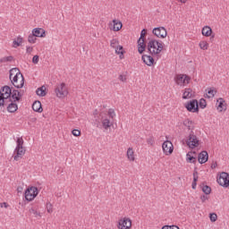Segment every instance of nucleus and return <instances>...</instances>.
Listing matches in <instances>:
<instances>
[{
	"label": "nucleus",
	"instance_id": "obj_1",
	"mask_svg": "<svg viewBox=\"0 0 229 229\" xmlns=\"http://www.w3.org/2000/svg\"><path fill=\"white\" fill-rule=\"evenodd\" d=\"M147 49L148 53L152 55V56L160 55V53H162V51L164 50V43L159 42L156 39H151L147 45Z\"/></svg>",
	"mask_w": 229,
	"mask_h": 229
},
{
	"label": "nucleus",
	"instance_id": "obj_2",
	"mask_svg": "<svg viewBox=\"0 0 229 229\" xmlns=\"http://www.w3.org/2000/svg\"><path fill=\"white\" fill-rule=\"evenodd\" d=\"M17 146L14 149V160L18 162L19 158H22L26 155V148H24V140L22 137L17 138L16 140Z\"/></svg>",
	"mask_w": 229,
	"mask_h": 229
},
{
	"label": "nucleus",
	"instance_id": "obj_3",
	"mask_svg": "<svg viewBox=\"0 0 229 229\" xmlns=\"http://www.w3.org/2000/svg\"><path fill=\"white\" fill-rule=\"evenodd\" d=\"M12 97V88L10 86H4L0 89V106L4 105Z\"/></svg>",
	"mask_w": 229,
	"mask_h": 229
},
{
	"label": "nucleus",
	"instance_id": "obj_4",
	"mask_svg": "<svg viewBox=\"0 0 229 229\" xmlns=\"http://www.w3.org/2000/svg\"><path fill=\"white\" fill-rule=\"evenodd\" d=\"M56 98L60 99H64V98H67L69 94V90L67 89V86L64 82L57 84L55 89Z\"/></svg>",
	"mask_w": 229,
	"mask_h": 229
},
{
	"label": "nucleus",
	"instance_id": "obj_5",
	"mask_svg": "<svg viewBox=\"0 0 229 229\" xmlns=\"http://www.w3.org/2000/svg\"><path fill=\"white\" fill-rule=\"evenodd\" d=\"M186 144L191 149H194V148H198V146H199V140H198V136L194 134V131H191L188 139L186 140Z\"/></svg>",
	"mask_w": 229,
	"mask_h": 229
},
{
	"label": "nucleus",
	"instance_id": "obj_6",
	"mask_svg": "<svg viewBox=\"0 0 229 229\" xmlns=\"http://www.w3.org/2000/svg\"><path fill=\"white\" fill-rule=\"evenodd\" d=\"M36 196H38V188L31 186L25 191V199L27 201H33Z\"/></svg>",
	"mask_w": 229,
	"mask_h": 229
},
{
	"label": "nucleus",
	"instance_id": "obj_7",
	"mask_svg": "<svg viewBox=\"0 0 229 229\" xmlns=\"http://www.w3.org/2000/svg\"><path fill=\"white\" fill-rule=\"evenodd\" d=\"M1 106H6L7 112L10 114H15L19 110V106H17V101L9 99L4 102Z\"/></svg>",
	"mask_w": 229,
	"mask_h": 229
},
{
	"label": "nucleus",
	"instance_id": "obj_8",
	"mask_svg": "<svg viewBox=\"0 0 229 229\" xmlns=\"http://www.w3.org/2000/svg\"><path fill=\"white\" fill-rule=\"evenodd\" d=\"M217 183L224 187L225 189H228L229 187V174L226 172H222L219 175V178L216 180Z\"/></svg>",
	"mask_w": 229,
	"mask_h": 229
},
{
	"label": "nucleus",
	"instance_id": "obj_9",
	"mask_svg": "<svg viewBox=\"0 0 229 229\" xmlns=\"http://www.w3.org/2000/svg\"><path fill=\"white\" fill-rule=\"evenodd\" d=\"M175 82L181 87H185L191 82V78L187 74H177L174 78Z\"/></svg>",
	"mask_w": 229,
	"mask_h": 229
},
{
	"label": "nucleus",
	"instance_id": "obj_10",
	"mask_svg": "<svg viewBox=\"0 0 229 229\" xmlns=\"http://www.w3.org/2000/svg\"><path fill=\"white\" fill-rule=\"evenodd\" d=\"M11 81L16 89H22L24 87V75L13 76Z\"/></svg>",
	"mask_w": 229,
	"mask_h": 229
},
{
	"label": "nucleus",
	"instance_id": "obj_11",
	"mask_svg": "<svg viewBox=\"0 0 229 229\" xmlns=\"http://www.w3.org/2000/svg\"><path fill=\"white\" fill-rule=\"evenodd\" d=\"M152 33L157 37V38H165V37H167V30L164 27L154 28Z\"/></svg>",
	"mask_w": 229,
	"mask_h": 229
},
{
	"label": "nucleus",
	"instance_id": "obj_12",
	"mask_svg": "<svg viewBox=\"0 0 229 229\" xmlns=\"http://www.w3.org/2000/svg\"><path fill=\"white\" fill-rule=\"evenodd\" d=\"M188 112H192L193 114L196 112H199V105L198 104V100L193 99L190 101L186 106Z\"/></svg>",
	"mask_w": 229,
	"mask_h": 229
},
{
	"label": "nucleus",
	"instance_id": "obj_13",
	"mask_svg": "<svg viewBox=\"0 0 229 229\" xmlns=\"http://www.w3.org/2000/svg\"><path fill=\"white\" fill-rule=\"evenodd\" d=\"M162 148L165 155H172L173 151L174 150V147H173V142H171L170 140L164 141Z\"/></svg>",
	"mask_w": 229,
	"mask_h": 229
},
{
	"label": "nucleus",
	"instance_id": "obj_14",
	"mask_svg": "<svg viewBox=\"0 0 229 229\" xmlns=\"http://www.w3.org/2000/svg\"><path fill=\"white\" fill-rule=\"evenodd\" d=\"M119 229H131V220L130 218L120 219L118 222Z\"/></svg>",
	"mask_w": 229,
	"mask_h": 229
},
{
	"label": "nucleus",
	"instance_id": "obj_15",
	"mask_svg": "<svg viewBox=\"0 0 229 229\" xmlns=\"http://www.w3.org/2000/svg\"><path fill=\"white\" fill-rule=\"evenodd\" d=\"M199 164H206L208 162V152L207 150L201 151L198 156Z\"/></svg>",
	"mask_w": 229,
	"mask_h": 229
},
{
	"label": "nucleus",
	"instance_id": "obj_16",
	"mask_svg": "<svg viewBox=\"0 0 229 229\" xmlns=\"http://www.w3.org/2000/svg\"><path fill=\"white\" fill-rule=\"evenodd\" d=\"M32 34L34 37L44 38L46 37V30L42 28H36L32 30Z\"/></svg>",
	"mask_w": 229,
	"mask_h": 229
},
{
	"label": "nucleus",
	"instance_id": "obj_17",
	"mask_svg": "<svg viewBox=\"0 0 229 229\" xmlns=\"http://www.w3.org/2000/svg\"><path fill=\"white\" fill-rule=\"evenodd\" d=\"M141 60L142 62H144V64L146 65H148V67H151V65H153V64H155V59L153 58V56L151 55H143L141 56Z\"/></svg>",
	"mask_w": 229,
	"mask_h": 229
},
{
	"label": "nucleus",
	"instance_id": "obj_18",
	"mask_svg": "<svg viewBox=\"0 0 229 229\" xmlns=\"http://www.w3.org/2000/svg\"><path fill=\"white\" fill-rule=\"evenodd\" d=\"M15 58L13 55L9 56H4L0 58V65H8V64H12V62H14Z\"/></svg>",
	"mask_w": 229,
	"mask_h": 229
},
{
	"label": "nucleus",
	"instance_id": "obj_19",
	"mask_svg": "<svg viewBox=\"0 0 229 229\" xmlns=\"http://www.w3.org/2000/svg\"><path fill=\"white\" fill-rule=\"evenodd\" d=\"M21 98H22V95L21 92L17 89L11 90V97L10 99L13 101H21Z\"/></svg>",
	"mask_w": 229,
	"mask_h": 229
},
{
	"label": "nucleus",
	"instance_id": "obj_20",
	"mask_svg": "<svg viewBox=\"0 0 229 229\" xmlns=\"http://www.w3.org/2000/svg\"><path fill=\"white\" fill-rule=\"evenodd\" d=\"M195 92L192 91V89L186 88L182 94V99H191V98H194Z\"/></svg>",
	"mask_w": 229,
	"mask_h": 229
},
{
	"label": "nucleus",
	"instance_id": "obj_21",
	"mask_svg": "<svg viewBox=\"0 0 229 229\" xmlns=\"http://www.w3.org/2000/svg\"><path fill=\"white\" fill-rule=\"evenodd\" d=\"M123 28V22L117 20H113V25L111 24L110 30L113 31H119Z\"/></svg>",
	"mask_w": 229,
	"mask_h": 229
},
{
	"label": "nucleus",
	"instance_id": "obj_22",
	"mask_svg": "<svg viewBox=\"0 0 229 229\" xmlns=\"http://www.w3.org/2000/svg\"><path fill=\"white\" fill-rule=\"evenodd\" d=\"M32 110H34V112H38V114H42L43 112V108H42V103H40V101L36 100L33 104H32Z\"/></svg>",
	"mask_w": 229,
	"mask_h": 229
},
{
	"label": "nucleus",
	"instance_id": "obj_23",
	"mask_svg": "<svg viewBox=\"0 0 229 229\" xmlns=\"http://www.w3.org/2000/svg\"><path fill=\"white\" fill-rule=\"evenodd\" d=\"M9 79L12 80L13 76H21L22 73L21 72V70L19 68H13L9 71Z\"/></svg>",
	"mask_w": 229,
	"mask_h": 229
},
{
	"label": "nucleus",
	"instance_id": "obj_24",
	"mask_svg": "<svg viewBox=\"0 0 229 229\" xmlns=\"http://www.w3.org/2000/svg\"><path fill=\"white\" fill-rule=\"evenodd\" d=\"M46 90H47L46 86H41L36 90V94L37 96H39V98H44L47 96V92Z\"/></svg>",
	"mask_w": 229,
	"mask_h": 229
},
{
	"label": "nucleus",
	"instance_id": "obj_25",
	"mask_svg": "<svg viewBox=\"0 0 229 229\" xmlns=\"http://www.w3.org/2000/svg\"><path fill=\"white\" fill-rule=\"evenodd\" d=\"M217 110L218 112H223V110H226V104L225 103V99L220 98L217 99Z\"/></svg>",
	"mask_w": 229,
	"mask_h": 229
},
{
	"label": "nucleus",
	"instance_id": "obj_26",
	"mask_svg": "<svg viewBox=\"0 0 229 229\" xmlns=\"http://www.w3.org/2000/svg\"><path fill=\"white\" fill-rule=\"evenodd\" d=\"M206 98H208V99H212V98H214V96H216V94H217V91L215 90L213 88H208L206 89Z\"/></svg>",
	"mask_w": 229,
	"mask_h": 229
},
{
	"label": "nucleus",
	"instance_id": "obj_27",
	"mask_svg": "<svg viewBox=\"0 0 229 229\" xmlns=\"http://www.w3.org/2000/svg\"><path fill=\"white\" fill-rule=\"evenodd\" d=\"M127 157L130 162L135 161V152H133V148H129L127 149Z\"/></svg>",
	"mask_w": 229,
	"mask_h": 229
},
{
	"label": "nucleus",
	"instance_id": "obj_28",
	"mask_svg": "<svg viewBox=\"0 0 229 229\" xmlns=\"http://www.w3.org/2000/svg\"><path fill=\"white\" fill-rule=\"evenodd\" d=\"M102 125L104 130H108V128H111L112 126H114V123L110 122L108 118H106L102 120Z\"/></svg>",
	"mask_w": 229,
	"mask_h": 229
},
{
	"label": "nucleus",
	"instance_id": "obj_29",
	"mask_svg": "<svg viewBox=\"0 0 229 229\" xmlns=\"http://www.w3.org/2000/svg\"><path fill=\"white\" fill-rule=\"evenodd\" d=\"M202 35L204 37H210V35H212V28L208 27V26H205L202 29Z\"/></svg>",
	"mask_w": 229,
	"mask_h": 229
},
{
	"label": "nucleus",
	"instance_id": "obj_30",
	"mask_svg": "<svg viewBox=\"0 0 229 229\" xmlns=\"http://www.w3.org/2000/svg\"><path fill=\"white\" fill-rule=\"evenodd\" d=\"M183 125L188 128V130H191L192 131V130H194V123L189 119L185 120L183 122Z\"/></svg>",
	"mask_w": 229,
	"mask_h": 229
},
{
	"label": "nucleus",
	"instance_id": "obj_31",
	"mask_svg": "<svg viewBox=\"0 0 229 229\" xmlns=\"http://www.w3.org/2000/svg\"><path fill=\"white\" fill-rule=\"evenodd\" d=\"M198 171H194L193 172V182H192V184H191V187L193 190H196V185H198Z\"/></svg>",
	"mask_w": 229,
	"mask_h": 229
},
{
	"label": "nucleus",
	"instance_id": "obj_32",
	"mask_svg": "<svg viewBox=\"0 0 229 229\" xmlns=\"http://www.w3.org/2000/svg\"><path fill=\"white\" fill-rule=\"evenodd\" d=\"M110 46L113 49L116 51L117 47H119V40L116 38H114L110 41Z\"/></svg>",
	"mask_w": 229,
	"mask_h": 229
},
{
	"label": "nucleus",
	"instance_id": "obj_33",
	"mask_svg": "<svg viewBox=\"0 0 229 229\" xmlns=\"http://www.w3.org/2000/svg\"><path fill=\"white\" fill-rule=\"evenodd\" d=\"M186 157H187L186 160L189 164H196V157H194L193 156H191L190 153H188Z\"/></svg>",
	"mask_w": 229,
	"mask_h": 229
},
{
	"label": "nucleus",
	"instance_id": "obj_34",
	"mask_svg": "<svg viewBox=\"0 0 229 229\" xmlns=\"http://www.w3.org/2000/svg\"><path fill=\"white\" fill-rule=\"evenodd\" d=\"M202 192H204L206 195H208L212 192V188H210L208 185H204L202 186Z\"/></svg>",
	"mask_w": 229,
	"mask_h": 229
},
{
	"label": "nucleus",
	"instance_id": "obj_35",
	"mask_svg": "<svg viewBox=\"0 0 229 229\" xmlns=\"http://www.w3.org/2000/svg\"><path fill=\"white\" fill-rule=\"evenodd\" d=\"M199 46L200 49H203V51H207V49H208V43L207 41H200Z\"/></svg>",
	"mask_w": 229,
	"mask_h": 229
},
{
	"label": "nucleus",
	"instance_id": "obj_36",
	"mask_svg": "<svg viewBox=\"0 0 229 229\" xmlns=\"http://www.w3.org/2000/svg\"><path fill=\"white\" fill-rule=\"evenodd\" d=\"M28 42H30V44H35V42H37V36H34V34H30L28 37Z\"/></svg>",
	"mask_w": 229,
	"mask_h": 229
},
{
	"label": "nucleus",
	"instance_id": "obj_37",
	"mask_svg": "<svg viewBox=\"0 0 229 229\" xmlns=\"http://www.w3.org/2000/svg\"><path fill=\"white\" fill-rule=\"evenodd\" d=\"M29 212H30V214H33L35 216V217H38V216L39 217H42V216H40V213H38L34 208H30L29 209Z\"/></svg>",
	"mask_w": 229,
	"mask_h": 229
},
{
	"label": "nucleus",
	"instance_id": "obj_38",
	"mask_svg": "<svg viewBox=\"0 0 229 229\" xmlns=\"http://www.w3.org/2000/svg\"><path fill=\"white\" fill-rule=\"evenodd\" d=\"M209 219H210L211 223H216L217 221V214L210 213Z\"/></svg>",
	"mask_w": 229,
	"mask_h": 229
},
{
	"label": "nucleus",
	"instance_id": "obj_39",
	"mask_svg": "<svg viewBox=\"0 0 229 229\" xmlns=\"http://www.w3.org/2000/svg\"><path fill=\"white\" fill-rule=\"evenodd\" d=\"M47 212L53 214V204L51 202H47Z\"/></svg>",
	"mask_w": 229,
	"mask_h": 229
},
{
	"label": "nucleus",
	"instance_id": "obj_40",
	"mask_svg": "<svg viewBox=\"0 0 229 229\" xmlns=\"http://www.w3.org/2000/svg\"><path fill=\"white\" fill-rule=\"evenodd\" d=\"M199 107L200 108H207V100H205V98H201L199 100Z\"/></svg>",
	"mask_w": 229,
	"mask_h": 229
},
{
	"label": "nucleus",
	"instance_id": "obj_41",
	"mask_svg": "<svg viewBox=\"0 0 229 229\" xmlns=\"http://www.w3.org/2000/svg\"><path fill=\"white\" fill-rule=\"evenodd\" d=\"M72 133L74 137H80L81 135V131L78 129L72 130Z\"/></svg>",
	"mask_w": 229,
	"mask_h": 229
},
{
	"label": "nucleus",
	"instance_id": "obj_42",
	"mask_svg": "<svg viewBox=\"0 0 229 229\" xmlns=\"http://www.w3.org/2000/svg\"><path fill=\"white\" fill-rule=\"evenodd\" d=\"M124 53H125L124 51H118L117 49L115 50V54L119 55L120 60L124 59Z\"/></svg>",
	"mask_w": 229,
	"mask_h": 229
},
{
	"label": "nucleus",
	"instance_id": "obj_43",
	"mask_svg": "<svg viewBox=\"0 0 229 229\" xmlns=\"http://www.w3.org/2000/svg\"><path fill=\"white\" fill-rule=\"evenodd\" d=\"M148 33V30L146 29H143L140 32V39H142L144 40V38L146 37V34Z\"/></svg>",
	"mask_w": 229,
	"mask_h": 229
},
{
	"label": "nucleus",
	"instance_id": "obj_44",
	"mask_svg": "<svg viewBox=\"0 0 229 229\" xmlns=\"http://www.w3.org/2000/svg\"><path fill=\"white\" fill-rule=\"evenodd\" d=\"M108 115L111 117V119H114V117H115V111L114 109H109Z\"/></svg>",
	"mask_w": 229,
	"mask_h": 229
},
{
	"label": "nucleus",
	"instance_id": "obj_45",
	"mask_svg": "<svg viewBox=\"0 0 229 229\" xmlns=\"http://www.w3.org/2000/svg\"><path fill=\"white\" fill-rule=\"evenodd\" d=\"M162 229H180L177 225H164Z\"/></svg>",
	"mask_w": 229,
	"mask_h": 229
},
{
	"label": "nucleus",
	"instance_id": "obj_46",
	"mask_svg": "<svg viewBox=\"0 0 229 229\" xmlns=\"http://www.w3.org/2000/svg\"><path fill=\"white\" fill-rule=\"evenodd\" d=\"M146 47V45L144 44V39H138V47Z\"/></svg>",
	"mask_w": 229,
	"mask_h": 229
},
{
	"label": "nucleus",
	"instance_id": "obj_47",
	"mask_svg": "<svg viewBox=\"0 0 229 229\" xmlns=\"http://www.w3.org/2000/svg\"><path fill=\"white\" fill-rule=\"evenodd\" d=\"M146 51V47H138V53L142 55Z\"/></svg>",
	"mask_w": 229,
	"mask_h": 229
},
{
	"label": "nucleus",
	"instance_id": "obj_48",
	"mask_svg": "<svg viewBox=\"0 0 229 229\" xmlns=\"http://www.w3.org/2000/svg\"><path fill=\"white\" fill-rule=\"evenodd\" d=\"M147 143L149 144L150 146H153V144H155V140L153 139V137H150L147 140Z\"/></svg>",
	"mask_w": 229,
	"mask_h": 229
},
{
	"label": "nucleus",
	"instance_id": "obj_49",
	"mask_svg": "<svg viewBox=\"0 0 229 229\" xmlns=\"http://www.w3.org/2000/svg\"><path fill=\"white\" fill-rule=\"evenodd\" d=\"M38 58H39L38 55H34L32 58V64H38Z\"/></svg>",
	"mask_w": 229,
	"mask_h": 229
},
{
	"label": "nucleus",
	"instance_id": "obj_50",
	"mask_svg": "<svg viewBox=\"0 0 229 229\" xmlns=\"http://www.w3.org/2000/svg\"><path fill=\"white\" fill-rule=\"evenodd\" d=\"M118 80H120V81H123V83L126 81V75H119Z\"/></svg>",
	"mask_w": 229,
	"mask_h": 229
},
{
	"label": "nucleus",
	"instance_id": "obj_51",
	"mask_svg": "<svg viewBox=\"0 0 229 229\" xmlns=\"http://www.w3.org/2000/svg\"><path fill=\"white\" fill-rule=\"evenodd\" d=\"M200 199H201L202 203H205V201H207L208 199V197H207V195H201Z\"/></svg>",
	"mask_w": 229,
	"mask_h": 229
},
{
	"label": "nucleus",
	"instance_id": "obj_52",
	"mask_svg": "<svg viewBox=\"0 0 229 229\" xmlns=\"http://www.w3.org/2000/svg\"><path fill=\"white\" fill-rule=\"evenodd\" d=\"M26 53H28L29 55L33 53V47H27L26 48Z\"/></svg>",
	"mask_w": 229,
	"mask_h": 229
},
{
	"label": "nucleus",
	"instance_id": "obj_53",
	"mask_svg": "<svg viewBox=\"0 0 229 229\" xmlns=\"http://www.w3.org/2000/svg\"><path fill=\"white\" fill-rule=\"evenodd\" d=\"M13 47H19V46H21V43H19V41L15 39L13 40Z\"/></svg>",
	"mask_w": 229,
	"mask_h": 229
},
{
	"label": "nucleus",
	"instance_id": "obj_54",
	"mask_svg": "<svg viewBox=\"0 0 229 229\" xmlns=\"http://www.w3.org/2000/svg\"><path fill=\"white\" fill-rule=\"evenodd\" d=\"M19 44H22V37L19 36L16 40Z\"/></svg>",
	"mask_w": 229,
	"mask_h": 229
},
{
	"label": "nucleus",
	"instance_id": "obj_55",
	"mask_svg": "<svg viewBox=\"0 0 229 229\" xmlns=\"http://www.w3.org/2000/svg\"><path fill=\"white\" fill-rule=\"evenodd\" d=\"M1 207H4V208H8V204L6 202L1 203Z\"/></svg>",
	"mask_w": 229,
	"mask_h": 229
},
{
	"label": "nucleus",
	"instance_id": "obj_56",
	"mask_svg": "<svg viewBox=\"0 0 229 229\" xmlns=\"http://www.w3.org/2000/svg\"><path fill=\"white\" fill-rule=\"evenodd\" d=\"M117 51H124V48L123 47V46L119 45L117 47Z\"/></svg>",
	"mask_w": 229,
	"mask_h": 229
},
{
	"label": "nucleus",
	"instance_id": "obj_57",
	"mask_svg": "<svg viewBox=\"0 0 229 229\" xmlns=\"http://www.w3.org/2000/svg\"><path fill=\"white\" fill-rule=\"evenodd\" d=\"M217 167V163L211 165V169H216Z\"/></svg>",
	"mask_w": 229,
	"mask_h": 229
},
{
	"label": "nucleus",
	"instance_id": "obj_58",
	"mask_svg": "<svg viewBox=\"0 0 229 229\" xmlns=\"http://www.w3.org/2000/svg\"><path fill=\"white\" fill-rule=\"evenodd\" d=\"M177 1H179L180 3H182V4L187 3V0H177Z\"/></svg>",
	"mask_w": 229,
	"mask_h": 229
},
{
	"label": "nucleus",
	"instance_id": "obj_59",
	"mask_svg": "<svg viewBox=\"0 0 229 229\" xmlns=\"http://www.w3.org/2000/svg\"><path fill=\"white\" fill-rule=\"evenodd\" d=\"M18 192H22V187L18 188Z\"/></svg>",
	"mask_w": 229,
	"mask_h": 229
}]
</instances>
